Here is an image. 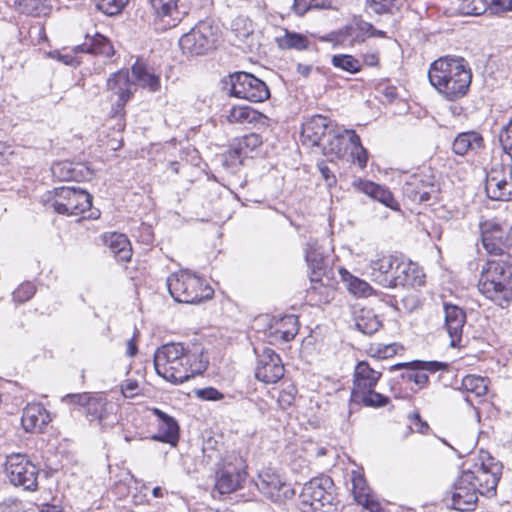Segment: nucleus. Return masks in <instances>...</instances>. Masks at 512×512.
I'll list each match as a JSON object with an SVG mask.
<instances>
[{"label": "nucleus", "instance_id": "nucleus-23", "mask_svg": "<svg viewBox=\"0 0 512 512\" xmlns=\"http://www.w3.org/2000/svg\"><path fill=\"white\" fill-rule=\"evenodd\" d=\"M330 121L322 115H314L302 125L301 139L303 144L319 146L329 132Z\"/></svg>", "mask_w": 512, "mask_h": 512}, {"label": "nucleus", "instance_id": "nucleus-41", "mask_svg": "<svg viewBox=\"0 0 512 512\" xmlns=\"http://www.w3.org/2000/svg\"><path fill=\"white\" fill-rule=\"evenodd\" d=\"M345 133L349 136V150L352 162L357 164L361 169L365 168L368 161V152L362 146L360 137L354 130H345Z\"/></svg>", "mask_w": 512, "mask_h": 512}, {"label": "nucleus", "instance_id": "nucleus-47", "mask_svg": "<svg viewBox=\"0 0 512 512\" xmlns=\"http://www.w3.org/2000/svg\"><path fill=\"white\" fill-rule=\"evenodd\" d=\"M106 401L102 397H94L87 399L85 411L90 420H102L105 414Z\"/></svg>", "mask_w": 512, "mask_h": 512}, {"label": "nucleus", "instance_id": "nucleus-38", "mask_svg": "<svg viewBox=\"0 0 512 512\" xmlns=\"http://www.w3.org/2000/svg\"><path fill=\"white\" fill-rule=\"evenodd\" d=\"M482 136L474 131L460 133L452 144V149L457 155H465L469 150L482 146Z\"/></svg>", "mask_w": 512, "mask_h": 512}, {"label": "nucleus", "instance_id": "nucleus-59", "mask_svg": "<svg viewBox=\"0 0 512 512\" xmlns=\"http://www.w3.org/2000/svg\"><path fill=\"white\" fill-rule=\"evenodd\" d=\"M369 353L371 356L376 357L378 359L380 358H387L389 356H392L395 353V349L391 345H387L384 347H371L369 350Z\"/></svg>", "mask_w": 512, "mask_h": 512}, {"label": "nucleus", "instance_id": "nucleus-57", "mask_svg": "<svg viewBox=\"0 0 512 512\" xmlns=\"http://www.w3.org/2000/svg\"><path fill=\"white\" fill-rule=\"evenodd\" d=\"M491 13H500L512 10V0H491L489 6Z\"/></svg>", "mask_w": 512, "mask_h": 512}, {"label": "nucleus", "instance_id": "nucleus-40", "mask_svg": "<svg viewBox=\"0 0 512 512\" xmlns=\"http://www.w3.org/2000/svg\"><path fill=\"white\" fill-rule=\"evenodd\" d=\"M340 274L343 281L347 284L348 290L355 296L368 297L373 294L374 290L368 282L353 276L344 269L340 270Z\"/></svg>", "mask_w": 512, "mask_h": 512}, {"label": "nucleus", "instance_id": "nucleus-26", "mask_svg": "<svg viewBox=\"0 0 512 512\" xmlns=\"http://www.w3.org/2000/svg\"><path fill=\"white\" fill-rule=\"evenodd\" d=\"M337 34L342 42L348 43L350 46L362 44L368 38V22L361 16H354Z\"/></svg>", "mask_w": 512, "mask_h": 512}, {"label": "nucleus", "instance_id": "nucleus-56", "mask_svg": "<svg viewBox=\"0 0 512 512\" xmlns=\"http://www.w3.org/2000/svg\"><path fill=\"white\" fill-rule=\"evenodd\" d=\"M76 53L73 52V54H63L59 51H53V52H49L48 55L62 63H64L65 65H69V66H77L80 64V61L78 60V58L75 56Z\"/></svg>", "mask_w": 512, "mask_h": 512}, {"label": "nucleus", "instance_id": "nucleus-54", "mask_svg": "<svg viewBox=\"0 0 512 512\" xmlns=\"http://www.w3.org/2000/svg\"><path fill=\"white\" fill-rule=\"evenodd\" d=\"M35 294V287L31 283H24L13 292L16 301L24 302L32 298Z\"/></svg>", "mask_w": 512, "mask_h": 512}, {"label": "nucleus", "instance_id": "nucleus-45", "mask_svg": "<svg viewBox=\"0 0 512 512\" xmlns=\"http://www.w3.org/2000/svg\"><path fill=\"white\" fill-rule=\"evenodd\" d=\"M488 379L477 375H466L462 379L461 387L468 393L477 397L484 396L488 391Z\"/></svg>", "mask_w": 512, "mask_h": 512}, {"label": "nucleus", "instance_id": "nucleus-30", "mask_svg": "<svg viewBox=\"0 0 512 512\" xmlns=\"http://www.w3.org/2000/svg\"><path fill=\"white\" fill-rule=\"evenodd\" d=\"M21 421L26 431H41L49 422V415L39 404L27 405L23 410Z\"/></svg>", "mask_w": 512, "mask_h": 512}, {"label": "nucleus", "instance_id": "nucleus-29", "mask_svg": "<svg viewBox=\"0 0 512 512\" xmlns=\"http://www.w3.org/2000/svg\"><path fill=\"white\" fill-rule=\"evenodd\" d=\"M103 243L111 253L120 261H129L132 256V248L128 238L117 232L106 233L102 236Z\"/></svg>", "mask_w": 512, "mask_h": 512}, {"label": "nucleus", "instance_id": "nucleus-4", "mask_svg": "<svg viewBox=\"0 0 512 512\" xmlns=\"http://www.w3.org/2000/svg\"><path fill=\"white\" fill-rule=\"evenodd\" d=\"M478 289L497 305L512 301V256L488 260L481 270Z\"/></svg>", "mask_w": 512, "mask_h": 512}, {"label": "nucleus", "instance_id": "nucleus-61", "mask_svg": "<svg viewBox=\"0 0 512 512\" xmlns=\"http://www.w3.org/2000/svg\"><path fill=\"white\" fill-rule=\"evenodd\" d=\"M295 388L291 387L290 390H282L280 392L278 402L282 407L290 406L294 400Z\"/></svg>", "mask_w": 512, "mask_h": 512}, {"label": "nucleus", "instance_id": "nucleus-17", "mask_svg": "<svg viewBox=\"0 0 512 512\" xmlns=\"http://www.w3.org/2000/svg\"><path fill=\"white\" fill-rule=\"evenodd\" d=\"M332 485V479L327 476L310 480L302 489L303 501L311 506L317 503L321 506H324L326 503L329 504L332 499V494L329 491Z\"/></svg>", "mask_w": 512, "mask_h": 512}, {"label": "nucleus", "instance_id": "nucleus-37", "mask_svg": "<svg viewBox=\"0 0 512 512\" xmlns=\"http://www.w3.org/2000/svg\"><path fill=\"white\" fill-rule=\"evenodd\" d=\"M226 119L231 124L254 123L266 120V116L249 106H234L229 110Z\"/></svg>", "mask_w": 512, "mask_h": 512}, {"label": "nucleus", "instance_id": "nucleus-1", "mask_svg": "<svg viewBox=\"0 0 512 512\" xmlns=\"http://www.w3.org/2000/svg\"><path fill=\"white\" fill-rule=\"evenodd\" d=\"M208 357L203 348L193 345L186 348L181 343H168L154 353V367L165 380L180 384L202 374L208 366Z\"/></svg>", "mask_w": 512, "mask_h": 512}, {"label": "nucleus", "instance_id": "nucleus-44", "mask_svg": "<svg viewBox=\"0 0 512 512\" xmlns=\"http://www.w3.org/2000/svg\"><path fill=\"white\" fill-rule=\"evenodd\" d=\"M352 398L368 407H383L389 402L387 396L376 392L374 388L365 389L361 392H352Z\"/></svg>", "mask_w": 512, "mask_h": 512}, {"label": "nucleus", "instance_id": "nucleus-13", "mask_svg": "<svg viewBox=\"0 0 512 512\" xmlns=\"http://www.w3.org/2000/svg\"><path fill=\"white\" fill-rule=\"evenodd\" d=\"M448 364L439 361H421L415 360L412 362L398 363L390 367V370H400V377L405 381L414 382L419 389L425 388L429 383L427 372L435 373L442 370H447Z\"/></svg>", "mask_w": 512, "mask_h": 512}, {"label": "nucleus", "instance_id": "nucleus-18", "mask_svg": "<svg viewBox=\"0 0 512 512\" xmlns=\"http://www.w3.org/2000/svg\"><path fill=\"white\" fill-rule=\"evenodd\" d=\"M305 258L309 268L311 269V287L308 290V294L312 297L314 294L319 292L323 294L327 292V287L322 283L321 276L325 274L327 268L326 261L319 251L314 248V245H308L306 250Z\"/></svg>", "mask_w": 512, "mask_h": 512}, {"label": "nucleus", "instance_id": "nucleus-31", "mask_svg": "<svg viewBox=\"0 0 512 512\" xmlns=\"http://www.w3.org/2000/svg\"><path fill=\"white\" fill-rule=\"evenodd\" d=\"M131 73L136 88L140 86L144 89H148L150 92L160 90L161 82L159 76L151 72L144 63L136 61L131 68Z\"/></svg>", "mask_w": 512, "mask_h": 512}, {"label": "nucleus", "instance_id": "nucleus-12", "mask_svg": "<svg viewBox=\"0 0 512 512\" xmlns=\"http://www.w3.org/2000/svg\"><path fill=\"white\" fill-rule=\"evenodd\" d=\"M403 195L412 203L425 204L438 194L435 177L428 173L410 175L403 185Z\"/></svg>", "mask_w": 512, "mask_h": 512}, {"label": "nucleus", "instance_id": "nucleus-35", "mask_svg": "<svg viewBox=\"0 0 512 512\" xmlns=\"http://www.w3.org/2000/svg\"><path fill=\"white\" fill-rule=\"evenodd\" d=\"M178 2L179 0H149V6L156 19L170 18L175 22L181 20Z\"/></svg>", "mask_w": 512, "mask_h": 512}, {"label": "nucleus", "instance_id": "nucleus-36", "mask_svg": "<svg viewBox=\"0 0 512 512\" xmlns=\"http://www.w3.org/2000/svg\"><path fill=\"white\" fill-rule=\"evenodd\" d=\"M335 132L326 145L322 147L323 154L331 158H343L350 148L349 136L345 133Z\"/></svg>", "mask_w": 512, "mask_h": 512}, {"label": "nucleus", "instance_id": "nucleus-64", "mask_svg": "<svg viewBox=\"0 0 512 512\" xmlns=\"http://www.w3.org/2000/svg\"><path fill=\"white\" fill-rule=\"evenodd\" d=\"M364 63L368 66H377L379 63L378 53H366L364 55Z\"/></svg>", "mask_w": 512, "mask_h": 512}, {"label": "nucleus", "instance_id": "nucleus-32", "mask_svg": "<svg viewBox=\"0 0 512 512\" xmlns=\"http://www.w3.org/2000/svg\"><path fill=\"white\" fill-rule=\"evenodd\" d=\"M74 53H90L94 55H102L110 58L114 55V47L111 42L104 36L96 34L89 42L77 45L73 48Z\"/></svg>", "mask_w": 512, "mask_h": 512}, {"label": "nucleus", "instance_id": "nucleus-58", "mask_svg": "<svg viewBox=\"0 0 512 512\" xmlns=\"http://www.w3.org/2000/svg\"><path fill=\"white\" fill-rule=\"evenodd\" d=\"M121 391L126 398H132L138 394V383L135 380L128 379L122 384Z\"/></svg>", "mask_w": 512, "mask_h": 512}, {"label": "nucleus", "instance_id": "nucleus-15", "mask_svg": "<svg viewBox=\"0 0 512 512\" xmlns=\"http://www.w3.org/2000/svg\"><path fill=\"white\" fill-rule=\"evenodd\" d=\"M284 376V366L280 356L271 348H264L258 355L255 377L266 384H274Z\"/></svg>", "mask_w": 512, "mask_h": 512}, {"label": "nucleus", "instance_id": "nucleus-42", "mask_svg": "<svg viewBox=\"0 0 512 512\" xmlns=\"http://www.w3.org/2000/svg\"><path fill=\"white\" fill-rule=\"evenodd\" d=\"M297 323L298 320L293 315L283 317L274 328L275 339L285 342L292 340L298 332Z\"/></svg>", "mask_w": 512, "mask_h": 512}, {"label": "nucleus", "instance_id": "nucleus-28", "mask_svg": "<svg viewBox=\"0 0 512 512\" xmlns=\"http://www.w3.org/2000/svg\"><path fill=\"white\" fill-rule=\"evenodd\" d=\"M231 35L233 37V44L243 51L251 52L257 46L252 24L247 23L242 18H238L233 22Z\"/></svg>", "mask_w": 512, "mask_h": 512}, {"label": "nucleus", "instance_id": "nucleus-22", "mask_svg": "<svg viewBox=\"0 0 512 512\" xmlns=\"http://www.w3.org/2000/svg\"><path fill=\"white\" fill-rule=\"evenodd\" d=\"M246 472L233 464L224 465L217 473L215 487L221 494H229L241 487Z\"/></svg>", "mask_w": 512, "mask_h": 512}, {"label": "nucleus", "instance_id": "nucleus-11", "mask_svg": "<svg viewBox=\"0 0 512 512\" xmlns=\"http://www.w3.org/2000/svg\"><path fill=\"white\" fill-rule=\"evenodd\" d=\"M485 191L496 201H512V165L494 164L486 173Z\"/></svg>", "mask_w": 512, "mask_h": 512}, {"label": "nucleus", "instance_id": "nucleus-34", "mask_svg": "<svg viewBox=\"0 0 512 512\" xmlns=\"http://www.w3.org/2000/svg\"><path fill=\"white\" fill-rule=\"evenodd\" d=\"M355 327L365 335H372L379 330L382 323L372 309L361 308L354 313Z\"/></svg>", "mask_w": 512, "mask_h": 512}, {"label": "nucleus", "instance_id": "nucleus-51", "mask_svg": "<svg viewBox=\"0 0 512 512\" xmlns=\"http://www.w3.org/2000/svg\"><path fill=\"white\" fill-rule=\"evenodd\" d=\"M328 4V0H294L293 9L301 16L312 8H325Z\"/></svg>", "mask_w": 512, "mask_h": 512}, {"label": "nucleus", "instance_id": "nucleus-60", "mask_svg": "<svg viewBox=\"0 0 512 512\" xmlns=\"http://www.w3.org/2000/svg\"><path fill=\"white\" fill-rule=\"evenodd\" d=\"M409 419L413 422L417 432L424 434L429 430V425L427 422L422 421L419 413H412Z\"/></svg>", "mask_w": 512, "mask_h": 512}, {"label": "nucleus", "instance_id": "nucleus-39", "mask_svg": "<svg viewBox=\"0 0 512 512\" xmlns=\"http://www.w3.org/2000/svg\"><path fill=\"white\" fill-rule=\"evenodd\" d=\"M263 143L262 137L257 133H250L243 136L237 144V147L228 151V156L232 159L238 160L241 163V155H247L249 152L254 151Z\"/></svg>", "mask_w": 512, "mask_h": 512}, {"label": "nucleus", "instance_id": "nucleus-21", "mask_svg": "<svg viewBox=\"0 0 512 512\" xmlns=\"http://www.w3.org/2000/svg\"><path fill=\"white\" fill-rule=\"evenodd\" d=\"M353 186L360 192L366 194L370 198L375 201H378L385 205L386 207L399 211L400 205L398 201L394 198L391 191L375 182L369 180L358 179L353 182Z\"/></svg>", "mask_w": 512, "mask_h": 512}, {"label": "nucleus", "instance_id": "nucleus-33", "mask_svg": "<svg viewBox=\"0 0 512 512\" xmlns=\"http://www.w3.org/2000/svg\"><path fill=\"white\" fill-rule=\"evenodd\" d=\"M352 484L354 498L357 503L371 512H378L380 510V504L372 498L370 488L366 485L363 476L354 473Z\"/></svg>", "mask_w": 512, "mask_h": 512}, {"label": "nucleus", "instance_id": "nucleus-9", "mask_svg": "<svg viewBox=\"0 0 512 512\" xmlns=\"http://www.w3.org/2000/svg\"><path fill=\"white\" fill-rule=\"evenodd\" d=\"M5 472L11 484L21 486L28 491L37 489L39 469L27 455L21 453L8 455Z\"/></svg>", "mask_w": 512, "mask_h": 512}, {"label": "nucleus", "instance_id": "nucleus-52", "mask_svg": "<svg viewBox=\"0 0 512 512\" xmlns=\"http://www.w3.org/2000/svg\"><path fill=\"white\" fill-rule=\"evenodd\" d=\"M499 141L503 151L512 159V119L501 129Z\"/></svg>", "mask_w": 512, "mask_h": 512}, {"label": "nucleus", "instance_id": "nucleus-3", "mask_svg": "<svg viewBox=\"0 0 512 512\" xmlns=\"http://www.w3.org/2000/svg\"><path fill=\"white\" fill-rule=\"evenodd\" d=\"M371 279L384 288L415 286L422 283L416 264L390 254H378L368 264Z\"/></svg>", "mask_w": 512, "mask_h": 512}, {"label": "nucleus", "instance_id": "nucleus-19", "mask_svg": "<svg viewBox=\"0 0 512 512\" xmlns=\"http://www.w3.org/2000/svg\"><path fill=\"white\" fill-rule=\"evenodd\" d=\"M479 492L474 484L462 483V474L456 480L451 492L449 506L458 511H472L476 507Z\"/></svg>", "mask_w": 512, "mask_h": 512}, {"label": "nucleus", "instance_id": "nucleus-63", "mask_svg": "<svg viewBox=\"0 0 512 512\" xmlns=\"http://www.w3.org/2000/svg\"><path fill=\"white\" fill-rule=\"evenodd\" d=\"M319 171H320L322 177L324 178V180L326 181L328 186H332V185H334L336 183V177L331 172V170L329 169L328 166H326V165H319Z\"/></svg>", "mask_w": 512, "mask_h": 512}, {"label": "nucleus", "instance_id": "nucleus-62", "mask_svg": "<svg viewBox=\"0 0 512 512\" xmlns=\"http://www.w3.org/2000/svg\"><path fill=\"white\" fill-rule=\"evenodd\" d=\"M87 399H89L88 395L86 393H82V394H68L65 397H63L62 400L64 402L81 404V405L85 406Z\"/></svg>", "mask_w": 512, "mask_h": 512}, {"label": "nucleus", "instance_id": "nucleus-14", "mask_svg": "<svg viewBox=\"0 0 512 512\" xmlns=\"http://www.w3.org/2000/svg\"><path fill=\"white\" fill-rule=\"evenodd\" d=\"M481 240L484 249L490 255H509L506 250L510 246V238L507 230L494 221H486L481 224Z\"/></svg>", "mask_w": 512, "mask_h": 512}, {"label": "nucleus", "instance_id": "nucleus-6", "mask_svg": "<svg viewBox=\"0 0 512 512\" xmlns=\"http://www.w3.org/2000/svg\"><path fill=\"white\" fill-rule=\"evenodd\" d=\"M46 205L48 208L59 214L79 216L89 212L86 217H93L91 211L92 196L85 190L75 187L62 186L54 188L46 195Z\"/></svg>", "mask_w": 512, "mask_h": 512}, {"label": "nucleus", "instance_id": "nucleus-16", "mask_svg": "<svg viewBox=\"0 0 512 512\" xmlns=\"http://www.w3.org/2000/svg\"><path fill=\"white\" fill-rule=\"evenodd\" d=\"M106 87L107 90L117 95L115 106L118 110H123L136 91V84L131 80L127 69H120L112 73L106 81Z\"/></svg>", "mask_w": 512, "mask_h": 512}, {"label": "nucleus", "instance_id": "nucleus-50", "mask_svg": "<svg viewBox=\"0 0 512 512\" xmlns=\"http://www.w3.org/2000/svg\"><path fill=\"white\" fill-rule=\"evenodd\" d=\"M397 0H366V9H369L374 14H387L392 13Z\"/></svg>", "mask_w": 512, "mask_h": 512}, {"label": "nucleus", "instance_id": "nucleus-43", "mask_svg": "<svg viewBox=\"0 0 512 512\" xmlns=\"http://www.w3.org/2000/svg\"><path fill=\"white\" fill-rule=\"evenodd\" d=\"M276 40L281 49H295L301 51L307 49L309 45V40L305 35L288 30H285L284 35L278 37Z\"/></svg>", "mask_w": 512, "mask_h": 512}, {"label": "nucleus", "instance_id": "nucleus-49", "mask_svg": "<svg viewBox=\"0 0 512 512\" xmlns=\"http://www.w3.org/2000/svg\"><path fill=\"white\" fill-rule=\"evenodd\" d=\"M128 0H99L97 8L108 16L119 14L127 5Z\"/></svg>", "mask_w": 512, "mask_h": 512}, {"label": "nucleus", "instance_id": "nucleus-20", "mask_svg": "<svg viewBox=\"0 0 512 512\" xmlns=\"http://www.w3.org/2000/svg\"><path fill=\"white\" fill-rule=\"evenodd\" d=\"M445 328L450 337V346L457 347L462 339L466 313L457 305L444 303Z\"/></svg>", "mask_w": 512, "mask_h": 512}, {"label": "nucleus", "instance_id": "nucleus-55", "mask_svg": "<svg viewBox=\"0 0 512 512\" xmlns=\"http://www.w3.org/2000/svg\"><path fill=\"white\" fill-rule=\"evenodd\" d=\"M198 398L207 401H217L224 398V395L213 387H206L196 391Z\"/></svg>", "mask_w": 512, "mask_h": 512}, {"label": "nucleus", "instance_id": "nucleus-5", "mask_svg": "<svg viewBox=\"0 0 512 512\" xmlns=\"http://www.w3.org/2000/svg\"><path fill=\"white\" fill-rule=\"evenodd\" d=\"M502 474V464L481 451L473 467L462 471V483H473L479 494L493 495Z\"/></svg>", "mask_w": 512, "mask_h": 512}, {"label": "nucleus", "instance_id": "nucleus-24", "mask_svg": "<svg viewBox=\"0 0 512 512\" xmlns=\"http://www.w3.org/2000/svg\"><path fill=\"white\" fill-rule=\"evenodd\" d=\"M256 486L259 491L270 498L278 501L287 496V485L281 477L271 470H264L259 473Z\"/></svg>", "mask_w": 512, "mask_h": 512}, {"label": "nucleus", "instance_id": "nucleus-46", "mask_svg": "<svg viewBox=\"0 0 512 512\" xmlns=\"http://www.w3.org/2000/svg\"><path fill=\"white\" fill-rule=\"evenodd\" d=\"M331 63L335 68L349 73H357L361 69L360 61L348 54L333 55Z\"/></svg>", "mask_w": 512, "mask_h": 512}, {"label": "nucleus", "instance_id": "nucleus-27", "mask_svg": "<svg viewBox=\"0 0 512 512\" xmlns=\"http://www.w3.org/2000/svg\"><path fill=\"white\" fill-rule=\"evenodd\" d=\"M381 376L382 372L374 370L368 362H358L354 369L352 392L375 388Z\"/></svg>", "mask_w": 512, "mask_h": 512}, {"label": "nucleus", "instance_id": "nucleus-2", "mask_svg": "<svg viewBox=\"0 0 512 512\" xmlns=\"http://www.w3.org/2000/svg\"><path fill=\"white\" fill-rule=\"evenodd\" d=\"M428 78L445 99L455 101L467 94L472 73L464 58L446 56L430 65Z\"/></svg>", "mask_w": 512, "mask_h": 512}, {"label": "nucleus", "instance_id": "nucleus-10", "mask_svg": "<svg viewBox=\"0 0 512 512\" xmlns=\"http://www.w3.org/2000/svg\"><path fill=\"white\" fill-rule=\"evenodd\" d=\"M230 94L250 102H263L270 97V91L262 80L246 72L230 75Z\"/></svg>", "mask_w": 512, "mask_h": 512}, {"label": "nucleus", "instance_id": "nucleus-7", "mask_svg": "<svg viewBox=\"0 0 512 512\" xmlns=\"http://www.w3.org/2000/svg\"><path fill=\"white\" fill-rule=\"evenodd\" d=\"M166 284L171 297L179 303L195 304L213 295V290L204 285L200 277L187 270L172 273L167 278Z\"/></svg>", "mask_w": 512, "mask_h": 512}, {"label": "nucleus", "instance_id": "nucleus-48", "mask_svg": "<svg viewBox=\"0 0 512 512\" xmlns=\"http://www.w3.org/2000/svg\"><path fill=\"white\" fill-rule=\"evenodd\" d=\"M18 10L25 14L40 15L45 12L43 0H16Z\"/></svg>", "mask_w": 512, "mask_h": 512}, {"label": "nucleus", "instance_id": "nucleus-25", "mask_svg": "<svg viewBox=\"0 0 512 512\" xmlns=\"http://www.w3.org/2000/svg\"><path fill=\"white\" fill-rule=\"evenodd\" d=\"M153 413L158 417L160 423L158 433L152 435L151 439L176 446L179 440V426L177 421L158 408H154Z\"/></svg>", "mask_w": 512, "mask_h": 512}, {"label": "nucleus", "instance_id": "nucleus-53", "mask_svg": "<svg viewBox=\"0 0 512 512\" xmlns=\"http://www.w3.org/2000/svg\"><path fill=\"white\" fill-rule=\"evenodd\" d=\"M489 8L486 0H463L462 9L466 14L481 15Z\"/></svg>", "mask_w": 512, "mask_h": 512}, {"label": "nucleus", "instance_id": "nucleus-8", "mask_svg": "<svg viewBox=\"0 0 512 512\" xmlns=\"http://www.w3.org/2000/svg\"><path fill=\"white\" fill-rule=\"evenodd\" d=\"M220 34L219 27L211 20L199 21L179 39L183 54L203 55L216 47Z\"/></svg>", "mask_w": 512, "mask_h": 512}]
</instances>
